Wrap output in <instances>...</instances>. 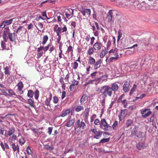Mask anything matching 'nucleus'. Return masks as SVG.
Here are the masks:
<instances>
[{
  "mask_svg": "<svg viewBox=\"0 0 158 158\" xmlns=\"http://www.w3.org/2000/svg\"><path fill=\"white\" fill-rule=\"evenodd\" d=\"M100 92L101 94L100 96L102 97L103 102H105L106 98L107 96L111 97L113 94L112 90L111 89L110 87L107 85L101 87Z\"/></svg>",
  "mask_w": 158,
  "mask_h": 158,
  "instance_id": "nucleus-1",
  "label": "nucleus"
},
{
  "mask_svg": "<svg viewBox=\"0 0 158 158\" xmlns=\"http://www.w3.org/2000/svg\"><path fill=\"white\" fill-rule=\"evenodd\" d=\"M63 27H59L57 29L55 30L54 29V31L56 33L57 35L58 36L57 39V42L58 43H60V40L61 39V36L60 35L61 33L65 32L67 31V29L66 26L64 24H63Z\"/></svg>",
  "mask_w": 158,
  "mask_h": 158,
  "instance_id": "nucleus-2",
  "label": "nucleus"
},
{
  "mask_svg": "<svg viewBox=\"0 0 158 158\" xmlns=\"http://www.w3.org/2000/svg\"><path fill=\"white\" fill-rule=\"evenodd\" d=\"M79 16L81 19H85L86 18L88 17L91 13V10L89 9H84L81 10H79Z\"/></svg>",
  "mask_w": 158,
  "mask_h": 158,
  "instance_id": "nucleus-3",
  "label": "nucleus"
},
{
  "mask_svg": "<svg viewBox=\"0 0 158 158\" xmlns=\"http://www.w3.org/2000/svg\"><path fill=\"white\" fill-rule=\"evenodd\" d=\"M103 127H104V130L106 131H110L111 129V127L108 124L105 119L103 118L100 121V127L101 128Z\"/></svg>",
  "mask_w": 158,
  "mask_h": 158,
  "instance_id": "nucleus-4",
  "label": "nucleus"
},
{
  "mask_svg": "<svg viewBox=\"0 0 158 158\" xmlns=\"http://www.w3.org/2000/svg\"><path fill=\"white\" fill-rule=\"evenodd\" d=\"M118 12L114 10H110L107 13L106 19L108 22H111L113 21V17L117 15Z\"/></svg>",
  "mask_w": 158,
  "mask_h": 158,
  "instance_id": "nucleus-5",
  "label": "nucleus"
},
{
  "mask_svg": "<svg viewBox=\"0 0 158 158\" xmlns=\"http://www.w3.org/2000/svg\"><path fill=\"white\" fill-rule=\"evenodd\" d=\"M118 51V49L117 48L112 49L109 51V55L112 56H117L120 58L121 57V53H119Z\"/></svg>",
  "mask_w": 158,
  "mask_h": 158,
  "instance_id": "nucleus-6",
  "label": "nucleus"
},
{
  "mask_svg": "<svg viewBox=\"0 0 158 158\" xmlns=\"http://www.w3.org/2000/svg\"><path fill=\"white\" fill-rule=\"evenodd\" d=\"M86 125L84 122L82 121L81 122L80 119L78 120L75 124V130H76L77 128H79L80 129L81 128L84 129L85 128Z\"/></svg>",
  "mask_w": 158,
  "mask_h": 158,
  "instance_id": "nucleus-7",
  "label": "nucleus"
},
{
  "mask_svg": "<svg viewBox=\"0 0 158 158\" xmlns=\"http://www.w3.org/2000/svg\"><path fill=\"white\" fill-rule=\"evenodd\" d=\"M102 44L100 41H97L93 45V47L95 51H98L101 49Z\"/></svg>",
  "mask_w": 158,
  "mask_h": 158,
  "instance_id": "nucleus-8",
  "label": "nucleus"
},
{
  "mask_svg": "<svg viewBox=\"0 0 158 158\" xmlns=\"http://www.w3.org/2000/svg\"><path fill=\"white\" fill-rule=\"evenodd\" d=\"M152 112L148 109H146L141 112L142 116L143 118L148 116L152 114Z\"/></svg>",
  "mask_w": 158,
  "mask_h": 158,
  "instance_id": "nucleus-9",
  "label": "nucleus"
},
{
  "mask_svg": "<svg viewBox=\"0 0 158 158\" xmlns=\"http://www.w3.org/2000/svg\"><path fill=\"white\" fill-rule=\"evenodd\" d=\"M127 109L121 110L120 112V115L119 116V119L121 120L122 118H124L127 116Z\"/></svg>",
  "mask_w": 158,
  "mask_h": 158,
  "instance_id": "nucleus-10",
  "label": "nucleus"
},
{
  "mask_svg": "<svg viewBox=\"0 0 158 158\" xmlns=\"http://www.w3.org/2000/svg\"><path fill=\"white\" fill-rule=\"evenodd\" d=\"M141 41L144 45L148 46L151 41V39L150 37L143 38L142 39Z\"/></svg>",
  "mask_w": 158,
  "mask_h": 158,
  "instance_id": "nucleus-11",
  "label": "nucleus"
},
{
  "mask_svg": "<svg viewBox=\"0 0 158 158\" xmlns=\"http://www.w3.org/2000/svg\"><path fill=\"white\" fill-rule=\"evenodd\" d=\"M130 83L127 81L125 82L123 86V89L125 92H127L130 90Z\"/></svg>",
  "mask_w": 158,
  "mask_h": 158,
  "instance_id": "nucleus-12",
  "label": "nucleus"
},
{
  "mask_svg": "<svg viewBox=\"0 0 158 158\" xmlns=\"http://www.w3.org/2000/svg\"><path fill=\"white\" fill-rule=\"evenodd\" d=\"M17 86L18 87V90L19 92V94H23V91L22 90V89L24 86L22 82L21 81L19 82Z\"/></svg>",
  "mask_w": 158,
  "mask_h": 158,
  "instance_id": "nucleus-13",
  "label": "nucleus"
},
{
  "mask_svg": "<svg viewBox=\"0 0 158 158\" xmlns=\"http://www.w3.org/2000/svg\"><path fill=\"white\" fill-rule=\"evenodd\" d=\"M102 62V60L101 59L98 60L95 62V63L93 65L94 69L96 70L98 69L101 66V65Z\"/></svg>",
  "mask_w": 158,
  "mask_h": 158,
  "instance_id": "nucleus-14",
  "label": "nucleus"
},
{
  "mask_svg": "<svg viewBox=\"0 0 158 158\" xmlns=\"http://www.w3.org/2000/svg\"><path fill=\"white\" fill-rule=\"evenodd\" d=\"M139 127L138 126H135V127L133 128L131 132V136L132 137L133 135H135L136 136H137L138 130Z\"/></svg>",
  "mask_w": 158,
  "mask_h": 158,
  "instance_id": "nucleus-15",
  "label": "nucleus"
},
{
  "mask_svg": "<svg viewBox=\"0 0 158 158\" xmlns=\"http://www.w3.org/2000/svg\"><path fill=\"white\" fill-rule=\"evenodd\" d=\"M16 36V35L14 32L13 33H11L8 35V38L10 40L11 42H14L15 41Z\"/></svg>",
  "mask_w": 158,
  "mask_h": 158,
  "instance_id": "nucleus-16",
  "label": "nucleus"
},
{
  "mask_svg": "<svg viewBox=\"0 0 158 158\" xmlns=\"http://www.w3.org/2000/svg\"><path fill=\"white\" fill-rule=\"evenodd\" d=\"M13 143L11 145V148L13 149V151L15 152L17 151L18 152H19V146L18 144H17L16 145L14 143Z\"/></svg>",
  "mask_w": 158,
  "mask_h": 158,
  "instance_id": "nucleus-17",
  "label": "nucleus"
},
{
  "mask_svg": "<svg viewBox=\"0 0 158 158\" xmlns=\"http://www.w3.org/2000/svg\"><path fill=\"white\" fill-rule=\"evenodd\" d=\"M108 53V51L105 48L104 49L102 50L99 54V56L101 58H103Z\"/></svg>",
  "mask_w": 158,
  "mask_h": 158,
  "instance_id": "nucleus-18",
  "label": "nucleus"
},
{
  "mask_svg": "<svg viewBox=\"0 0 158 158\" xmlns=\"http://www.w3.org/2000/svg\"><path fill=\"white\" fill-rule=\"evenodd\" d=\"M0 146H1L2 149L3 151L5 150V149L9 150V147L7 143L5 142L4 144L2 142L0 143Z\"/></svg>",
  "mask_w": 158,
  "mask_h": 158,
  "instance_id": "nucleus-19",
  "label": "nucleus"
},
{
  "mask_svg": "<svg viewBox=\"0 0 158 158\" xmlns=\"http://www.w3.org/2000/svg\"><path fill=\"white\" fill-rule=\"evenodd\" d=\"M110 88L112 90V91L115 92L118 90V86L116 83H114L112 84L111 87H110Z\"/></svg>",
  "mask_w": 158,
  "mask_h": 158,
  "instance_id": "nucleus-20",
  "label": "nucleus"
},
{
  "mask_svg": "<svg viewBox=\"0 0 158 158\" xmlns=\"http://www.w3.org/2000/svg\"><path fill=\"white\" fill-rule=\"evenodd\" d=\"M102 132L100 130H98L96 134L94 136V138L96 139H98L100 138L102 136Z\"/></svg>",
  "mask_w": 158,
  "mask_h": 158,
  "instance_id": "nucleus-21",
  "label": "nucleus"
},
{
  "mask_svg": "<svg viewBox=\"0 0 158 158\" xmlns=\"http://www.w3.org/2000/svg\"><path fill=\"white\" fill-rule=\"evenodd\" d=\"M136 147L139 150L142 149L145 147V144L143 143H138L137 144Z\"/></svg>",
  "mask_w": 158,
  "mask_h": 158,
  "instance_id": "nucleus-22",
  "label": "nucleus"
},
{
  "mask_svg": "<svg viewBox=\"0 0 158 158\" xmlns=\"http://www.w3.org/2000/svg\"><path fill=\"white\" fill-rule=\"evenodd\" d=\"M25 29L23 26H20L18 28L16 31V33L21 34L23 32L25 31Z\"/></svg>",
  "mask_w": 158,
  "mask_h": 158,
  "instance_id": "nucleus-23",
  "label": "nucleus"
},
{
  "mask_svg": "<svg viewBox=\"0 0 158 158\" xmlns=\"http://www.w3.org/2000/svg\"><path fill=\"white\" fill-rule=\"evenodd\" d=\"M95 60L93 57L90 56L89 58L88 64H89L94 65L95 63Z\"/></svg>",
  "mask_w": 158,
  "mask_h": 158,
  "instance_id": "nucleus-24",
  "label": "nucleus"
},
{
  "mask_svg": "<svg viewBox=\"0 0 158 158\" xmlns=\"http://www.w3.org/2000/svg\"><path fill=\"white\" fill-rule=\"evenodd\" d=\"M133 123V122L132 120L131 119H128L126 122L125 124V127L126 128H128Z\"/></svg>",
  "mask_w": 158,
  "mask_h": 158,
  "instance_id": "nucleus-25",
  "label": "nucleus"
},
{
  "mask_svg": "<svg viewBox=\"0 0 158 158\" xmlns=\"http://www.w3.org/2000/svg\"><path fill=\"white\" fill-rule=\"evenodd\" d=\"M70 110L69 109H67L65 111H63L60 116L62 117L66 116L68 114H69L70 113Z\"/></svg>",
  "mask_w": 158,
  "mask_h": 158,
  "instance_id": "nucleus-26",
  "label": "nucleus"
},
{
  "mask_svg": "<svg viewBox=\"0 0 158 158\" xmlns=\"http://www.w3.org/2000/svg\"><path fill=\"white\" fill-rule=\"evenodd\" d=\"M68 10L69 11H67L65 14V15L67 18H68L71 15H73V9H70V10Z\"/></svg>",
  "mask_w": 158,
  "mask_h": 158,
  "instance_id": "nucleus-27",
  "label": "nucleus"
},
{
  "mask_svg": "<svg viewBox=\"0 0 158 158\" xmlns=\"http://www.w3.org/2000/svg\"><path fill=\"white\" fill-rule=\"evenodd\" d=\"M75 121L74 118H72L70 119L67 123L66 124V126L67 127H71L74 123Z\"/></svg>",
  "mask_w": 158,
  "mask_h": 158,
  "instance_id": "nucleus-28",
  "label": "nucleus"
},
{
  "mask_svg": "<svg viewBox=\"0 0 158 158\" xmlns=\"http://www.w3.org/2000/svg\"><path fill=\"white\" fill-rule=\"evenodd\" d=\"M88 98V97L86 96V95H83L81 98L80 100V103L81 104L84 103V102L85 101L87 100Z\"/></svg>",
  "mask_w": 158,
  "mask_h": 158,
  "instance_id": "nucleus-29",
  "label": "nucleus"
},
{
  "mask_svg": "<svg viewBox=\"0 0 158 158\" xmlns=\"http://www.w3.org/2000/svg\"><path fill=\"white\" fill-rule=\"evenodd\" d=\"M17 139V137L15 135H13L12 136L9 138V141L10 143H13V141Z\"/></svg>",
  "mask_w": 158,
  "mask_h": 158,
  "instance_id": "nucleus-30",
  "label": "nucleus"
},
{
  "mask_svg": "<svg viewBox=\"0 0 158 158\" xmlns=\"http://www.w3.org/2000/svg\"><path fill=\"white\" fill-rule=\"evenodd\" d=\"M94 49L93 47L90 48L87 51V54L90 55H92L94 52Z\"/></svg>",
  "mask_w": 158,
  "mask_h": 158,
  "instance_id": "nucleus-31",
  "label": "nucleus"
},
{
  "mask_svg": "<svg viewBox=\"0 0 158 158\" xmlns=\"http://www.w3.org/2000/svg\"><path fill=\"white\" fill-rule=\"evenodd\" d=\"M119 58H120L119 57H118L117 56L114 57L111 56V57L109 59V62L110 63H112L117 60Z\"/></svg>",
  "mask_w": 158,
  "mask_h": 158,
  "instance_id": "nucleus-32",
  "label": "nucleus"
},
{
  "mask_svg": "<svg viewBox=\"0 0 158 158\" xmlns=\"http://www.w3.org/2000/svg\"><path fill=\"white\" fill-rule=\"evenodd\" d=\"M48 39V36L47 35H46L44 36L43 38V42H42V44L43 45H44L47 42Z\"/></svg>",
  "mask_w": 158,
  "mask_h": 158,
  "instance_id": "nucleus-33",
  "label": "nucleus"
},
{
  "mask_svg": "<svg viewBox=\"0 0 158 158\" xmlns=\"http://www.w3.org/2000/svg\"><path fill=\"white\" fill-rule=\"evenodd\" d=\"M136 136L138 138H144L146 137V134L143 132L139 131Z\"/></svg>",
  "mask_w": 158,
  "mask_h": 158,
  "instance_id": "nucleus-34",
  "label": "nucleus"
},
{
  "mask_svg": "<svg viewBox=\"0 0 158 158\" xmlns=\"http://www.w3.org/2000/svg\"><path fill=\"white\" fill-rule=\"evenodd\" d=\"M15 19V18H14L11 19L10 20H6L3 21L4 23H5V25H6V26L8 25H9L11 24L12 23V21H13V20Z\"/></svg>",
  "mask_w": 158,
  "mask_h": 158,
  "instance_id": "nucleus-35",
  "label": "nucleus"
},
{
  "mask_svg": "<svg viewBox=\"0 0 158 158\" xmlns=\"http://www.w3.org/2000/svg\"><path fill=\"white\" fill-rule=\"evenodd\" d=\"M4 33L7 35H8L11 33L10 32V30L8 27H6L4 28V30L3 31Z\"/></svg>",
  "mask_w": 158,
  "mask_h": 158,
  "instance_id": "nucleus-36",
  "label": "nucleus"
},
{
  "mask_svg": "<svg viewBox=\"0 0 158 158\" xmlns=\"http://www.w3.org/2000/svg\"><path fill=\"white\" fill-rule=\"evenodd\" d=\"M34 93L33 90H29L28 91L27 96L30 98H32L33 97Z\"/></svg>",
  "mask_w": 158,
  "mask_h": 158,
  "instance_id": "nucleus-37",
  "label": "nucleus"
},
{
  "mask_svg": "<svg viewBox=\"0 0 158 158\" xmlns=\"http://www.w3.org/2000/svg\"><path fill=\"white\" fill-rule=\"evenodd\" d=\"M119 103H121L123 105L124 108H126L127 107V102L126 99L121 101Z\"/></svg>",
  "mask_w": 158,
  "mask_h": 158,
  "instance_id": "nucleus-38",
  "label": "nucleus"
},
{
  "mask_svg": "<svg viewBox=\"0 0 158 158\" xmlns=\"http://www.w3.org/2000/svg\"><path fill=\"white\" fill-rule=\"evenodd\" d=\"M44 148L47 150H52L53 149L54 147L53 146H50L48 144L44 145Z\"/></svg>",
  "mask_w": 158,
  "mask_h": 158,
  "instance_id": "nucleus-39",
  "label": "nucleus"
},
{
  "mask_svg": "<svg viewBox=\"0 0 158 158\" xmlns=\"http://www.w3.org/2000/svg\"><path fill=\"white\" fill-rule=\"evenodd\" d=\"M15 131V128L13 127H11L9 129L8 132V135L10 136L13 134Z\"/></svg>",
  "mask_w": 158,
  "mask_h": 158,
  "instance_id": "nucleus-40",
  "label": "nucleus"
},
{
  "mask_svg": "<svg viewBox=\"0 0 158 158\" xmlns=\"http://www.w3.org/2000/svg\"><path fill=\"white\" fill-rule=\"evenodd\" d=\"M7 35L6 34L2 33V37L3 39V41H4V42H7L8 39V36H7Z\"/></svg>",
  "mask_w": 158,
  "mask_h": 158,
  "instance_id": "nucleus-41",
  "label": "nucleus"
},
{
  "mask_svg": "<svg viewBox=\"0 0 158 158\" xmlns=\"http://www.w3.org/2000/svg\"><path fill=\"white\" fill-rule=\"evenodd\" d=\"M78 64L77 62L76 61L72 64V68L74 69H76L78 68Z\"/></svg>",
  "mask_w": 158,
  "mask_h": 158,
  "instance_id": "nucleus-42",
  "label": "nucleus"
},
{
  "mask_svg": "<svg viewBox=\"0 0 158 158\" xmlns=\"http://www.w3.org/2000/svg\"><path fill=\"white\" fill-rule=\"evenodd\" d=\"M83 107L82 106L78 105L76 108H75V110L76 112H78L82 110H83Z\"/></svg>",
  "mask_w": 158,
  "mask_h": 158,
  "instance_id": "nucleus-43",
  "label": "nucleus"
},
{
  "mask_svg": "<svg viewBox=\"0 0 158 158\" xmlns=\"http://www.w3.org/2000/svg\"><path fill=\"white\" fill-rule=\"evenodd\" d=\"M28 102H29V104L30 105V106L31 107H33L34 108L35 106L34 104V101L32 99H29L27 100Z\"/></svg>",
  "mask_w": 158,
  "mask_h": 158,
  "instance_id": "nucleus-44",
  "label": "nucleus"
},
{
  "mask_svg": "<svg viewBox=\"0 0 158 158\" xmlns=\"http://www.w3.org/2000/svg\"><path fill=\"white\" fill-rule=\"evenodd\" d=\"M34 95L35 98L37 100L39 96V91L38 90L36 89L35 91Z\"/></svg>",
  "mask_w": 158,
  "mask_h": 158,
  "instance_id": "nucleus-45",
  "label": "nucleus"
},
{
  "mask_svg": "<svg viewBox=\"0 0 158 158\" xmlns=\"http://www.w3.org/2000/svg\"><path fill=\"white\" fill-rule=\"evenodd\" d=\"M73 47L71 46H69L67 48L66 52L69 53V52H71V54H72L73 53Z\"/></svg>",
  "mask_w": 158,
  "mask_h": 158,
  "instance_id": "nucleus-46",
  "label": "nucleus"
},
{
  "mask_svg": "<svg viewBox=\"0 0 158 158\" xmlns=\"http://www.w3.org/2000/svg\"><path fill=\"white\" fill-rule=\"evenodd\" d=\"M136 88V85L135 84H134L133 87L131 88L130 92V95H131L134 92Z\"/></svg>",
  "mask_w": 158,
  "mask_h": 158,
  "instance_id": "nucleus-47",
  "label": "nucleus"
},
{
  "mask_svg": "<svg viewBox=\"0 0 158 158\" xmlns=\"http://www.w3.org/2000/svg\"><path fill=\"white\" fill-rule=\"evenodd\" d=\"M19 144L20 145H22L25 143V140L24 138H23V137H22L21 138L19 139Z\"/></svg>",
  "mask_w": 158,
  "mask_h": 158,
  "instance_id": "nucleus-48",
  "label": "nucleus"
},
{
  "mask_svg": "<svg viewBox=\"0 0 158 158\" xmlns=\"http://www.w3.org/2000/svg\"><path fill=\"white\" fill-rule=\"evenodd\" d=\"M110 138H103L101 140L99 143H105L107 142L110 140Z\"/></svg>",
  "mask_w": 158,
  "mask_h": 158,
  "instance_id": "nucleus-49",
  "label": "nucleus"
},
{
  "mask_svg": "<svg viewBox=\"0 0 158 158\" xmlns=\"http://www.w3.org/2000/svg\"><path fill=\"white\" fill-rule=\"evenodd\" d=\"M5 71L4 73L6 75H9L10 74V72L9 71L8 67L6 66L4 68Z\"/></svg>",
  "mask_w": 158,
  "mask_h": 158,
  "instance_id": "nucleus-50",
  "label": "nucleus"
},
{
  "mask_svg": "<svg viewBox=\"0 0 158 158\" xmlns=\"http://www.w3.org/2000/svg\"><path fill=\"white\" fill-rule=\"evenodd\" d=\"M59 100L57 96H55L53 97L52 101L54 104L57 103Z\"/></svg>",
  "mask_w": 158,
  "mask_h": 158,
  "instance_id": "nucleus-51",
  "label": "nucleus"
},
{
  "mask_svg": "<svg viewBox=\"0 0 158 158\" xmlns=\"http://www.w3.org/2000/svg\"><path fill=\"white\" fill-rule=\"evenodd\" d=\"M51 100H49V99L47 98L45 101V103L47 106H50V101Z\"/></svg>",
  "mask_w": 158,
  "mask_h": 158,
  "instance_id": "nucleus-52",
  "label": "nucleus"
},
{
  "mask_svg": "<svg viewBox=\"0 0 158 158\" xmlns=\"http://www.w3.org/2000/svg\"><path fill=\"white\" fill-rule=\"evenodd\" d=\"M118 121H115L114 123L113 124L112 127L113 130H116V127L118 125Z\"/></svg>",
  "mask_w": 158,
  "mask_h": 158,
  "instance_id": "nucleus-53",
  "label": "nucleus"
},
{
  "mask_svg": "<svg viewBox=\"0 0 158 158\" xmlns=\"http://www.w3.org/2000/svg\"><path fill=\"white\" fill-rule=\"evenodd\" d=\"M27 152L28 155H31L32 154V152L31 150L30 147H27Z\"/></svg>",
  "mask_w": 158,
  "mask_h": 158,
  "instance_id": "nucleus-54",
  "label": "nucleus"
},
{
  "mask_svg": "<svg viewBox=\"0 0 158 158\" xmlns=\"http://www.w3.org/2000/svg\"><path fill=\"white\" fill-rule=\"evenodd\" d=\"M134 53V51H131L130 50H127L125 52V54L127 56L131 54H132Z\"/></svg>",
  "mask_w": 158,
  "mask_h": 158,
  "instance_id": "nucleus-55",
  "label": "nucleus"
},
{
  "mask_svg": "<svg viewBox=\"0 0 158 158\" xmlns=\"http://www.w3.org/2000/svg\"><path fill=\"white\" fill-rule=\"evenodd\" d=\"M94 123L96 125H98L100 124V122L98 119H96L94 120Z\"/></svg>",
  "mask_w": 158,
  "mask_h": 158,
  "instance_id": "nucleus-56",
  "label": "nucleus"
},
{
  "mask_svg": "<svg viewBox=\"0 0 158 158\" xmlns=\"http://www.w3.org/2000/svg\"><path fill=\"white\" fill-rule=\"evenodd\" d=\"M50 46V44H48L45 47H44V52H46L49 48Z\"/></svg>",
  "mask_w": 158,
  "mask_h": 158,
  "instance_id": "nucleus-57",
  "label": "nucleus"
},
{
  "mask_svg": "<svg viewBox=\"0 0 158 158\" xmlns=\"http://www.w3.org/2000/svg\"><path fill=\"white\" fill-rule=\"evenodd\" d=\"M8 91L9 94L11 95H14L16 96V95L14 92L11 89H9Z\"/></svg>",
  "mask_w": 158,
  "mask_h": 158,
  "instance_id": "nucleus-58",
  "label": "nucleus"
},
{
  "mask_svg": "<svg viewBox=\"0 0 158 158\" xmlns=\"http://www.w3.org/2000/svg\"><path fill=\"white\" fill-rule=\"evenodd\" d=\"M6 89V87L5 85L2 84L0 83V89L1 90H5Z\"/></svg>",
  "mask_w": 158,
  "mask_h": 158,
  "instance_id": "nucleus-59",
  "label": "nucleus"
},
{
  "mask_svg": "<svg viewBox=\"0 0 158 158\" xmlns=\"http://www.w3.org/2000/svg\"><path fill=\"white\" fill-rule=\"evenodd\" d=\"M6 42H4V41H2L1 42V44L2 48L3 49H5L6 47V44L5 43Z\"/></svg>",
  "mask_w": 158,
  "mask_h": 158,
  "instance_id": "nucleus-60",
  "label": "nucleus"
},
{
  "mask_svg": "<svg viewBox=\"0 0 158 158\" xmlns=\"http://www.w3.org/2000/svg\"><path fill=\"white\" fill-rule=\"evenodd\" d=\"M49 48L50 49L49 51H50V52H52L55 49L54 47L51 44H50V46L49 47Z\"/></svg>",
  "mask_w": 158,
  "mask_h": 158,
  "instance_id": "nucleus-61",
  "label": "nucleus"
},
{
  "mask_svg": "<svg viewBox=\"0 0 158 158\" xmlns=\"http://www.w3.org/2000/svg\"><path fill=\"white\" fill-rule=\"evenodd\" d=\"M124 96L125 95L124 94H123L119 97L118 100V102H121V101L123 100V98H124Z\"/></svg>",
  "mask_w": 158,
  "mask_h": 158,
  "instance_id": "nucleus-62",
  "label": "nucleus"
},
{
  "mask_svg": "<svg viewBox=\"0 0 158 158\" xmlns=\"http://www.w3.org/2000/svg\"><path fill=\"white\" fill-rule=\"evenodd\" d=\"M96 117V115L95 114H94L90 117V122H92L93 121L94 118Z\"/></svg>",
  "mask_w": 158,
  "mask_h": 158,
  "instance_id": "nucleus-63",
  "label": "nucleus"
},
{
  "mask_svg": "<svg viewBox=\"0 0 158 158\" xmlns=\"http://www.w3.org/2000/svg\"><path fill=\"white\" fill-rule=\"evenodd\" d=\"M90 44L92 45L94 42V41L95 40V38L94 37H92L90 38Z\"/></svg>",
  "mask_w": 158,
  "mask_h": 158,
  "instance_id": "nucleus-64",
  "label": "nucleus"
}]
</instances>
